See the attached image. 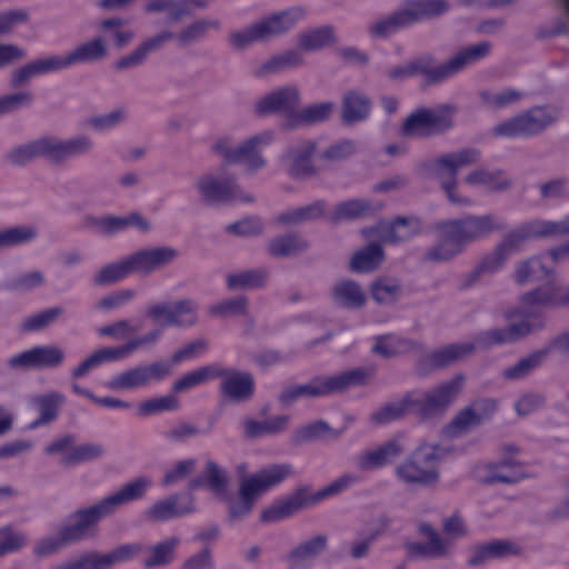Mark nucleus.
I'll use <instances>...</instances> for the list:
<instances>
[{
    "label": "nucleus",
    "mask_w": 569,
    "mask_h": 569,
    "mask_svg": "<svg viewBox=\"0 0 569 569\" xmlns=\"http://www.w3.org/2000/svg\"><path fill=\"white\" fill-rule=\"evenodd\" d=\"M515 280L523 284L536 280L547 282L521 296V307L508 310L505 313L507 320L519 318V322L507 328L491 329L482 332L478 343L485 347L513 342L526 337L535 329L543 327L546 315L543 309L548 307H569V287L566 291L555 282V273L547 268L541 257H532L519 263L515 271Z\"/></svg>",
    "instance_id": "obj_1"
},
{
    "label": "nucleus",
    "mask_w": 569,
    "mask_h": 569,
    "mask_svg": "<svg viewBox=\"0 0 569 569\" xmlns=\"http://www.w3.org/2000/svg\"><path fill=\"white\" fill-rule=\"evenodd\" d=\"M150 485L151 480L149 478H138L126 483L119 491L103 498L98 503L78 510L71 516L77 520L76 523L64 526L57 537L40 540L34 548V553L39 557L49 556L68 543L87 538L100 519L111 515L119 506L141 498Z\"/></svg>",
    "instance_id": "obj_2"
},
{
    "label": "nucleus",
    "mask_w": 569,
    "mask_h": 569,
    "mask_svg": "<svg viewBox=\"0 0 569 569\" xmlns=\"http://www.w3.org/2000/svg\"><path fill=\"white\" fill-rule=\"evenodd\" d=\"M463 382L465 377L457 375L419 398L413 397V393H407L402 399L389 402L373 412L370 421L375 425H386L400 419L408 412H415L421 418L442 412L456 400L462 390Z\"/></svg>",
    "instance_id": "obj_3"
},
{
    "label": "nucleus",
    "mask_w": 569,
    "mask_h": 569,
    "mask_svg": "<svg viewBox=\"0 0 569 569\" xmlns=\"http://www.w3.org/2000/svg\"><path fill=\"white\" fill-rule=\"evenodd\" d=\"M435 229L440 234L439 241L427 252L426 259L443 261L459 253L467 242L505 229V223L492 214L468 216L462 219L439 221Z\"/></svg>",
    "instance_id": "obj_4"
},
{
    "label": "nucleus",
    "mask_w": 569,
    "mask_h": 569,
    "mask_svg": "<svg viewBox=\"0 0 569 569\" xmlns=\"http://www.w3.org/2000/svg\"><path fill=\"white\" fill-rule=\"evenodd\" d=\"M566 233H569V216L561 221L532 220L518 226L505 236L491 254L481 260L469 274L466 286L476 282L482 273L498 271L507 257L511 252L518 251L525 241Z\"/></svg>",
    "instance_id": "obj_5"
},
{
    "label": "nucleus",
    "mask_w": 569,
    "mask_h": 569,
    "mask_svg": "<svg viewBox=\"0 0 569 569\" xmlns=\"http://www.w3.org/2000/svg\"><path fill=\"white\" fill-rule=\"evenodd\" d=\"M299 101L300 94L296 87H283L260 99L256 103L254 111L259 116L273 112L281 113L288 119L289 127H297L302 123L325 121L329 118L333 108L331 102H322L297 111Z\"/></svg>",
    "instance_id": "obj_6"
},
{
    "label": "nucleus",
    "mask_w": 569,
    "mask_h": 569,
    "mask_svg": "<svg viewBox=\"0 0 569 569\" xmlns=\"http://www.w3.org/2000/svg\"><path fill=\"white\" fill-rule=\"evenodd\" d=\"M489 50L488 42H480L465 48L442 64H435L431 57H419L407 64L390 69L388 77L390 79H403L421 73L426 77L427 83H436L455 74L472 61L483 58Z\"/></svg>",
    "instance_id": "obj_7"
},
{
    "label": "nucleus",
    "mask_w": 569,
    "mask_h": 569,
    "mask_svg": "<svg viewBox=\"0 0 569 569\" xmlns=\"http://www.w3.org/2000/svg\"><path fill=\"white\" fill-rule=\"evenodd\" d=\"M382 208V203H373L367 199H350L338 203L335 209L326 213L325 201H316L305 207L288 210L276 217L274 221L279 224H296L310 219L326 217L332 223L355 220L363 217L373 216Z\"/></svg>",
    "instance_id": "obj_8"
},
{
    "label": "nucleus",
    "mask_w": 569,
    "mask_h": 569,
    "mask_svg": "<svg viewBox=\"0 0 569 569\" xmlns=\"http://www.w3.org/2000/svg\"><path fill=\"white\" fill-rule=\"evenodd\" d=\"M373 372V368H355L335 376H318L308 383L286 388L279 401L286 406L300 397H323L350 387L365 386Z\"/></svg>",
    "instance_id": "obj_9"
},
{
    "label": "nucleus",
    "mask_w": 569,
    "mask_h": 569,
    "mask_svg": "<svg viewBox=\"0 0 569 569\" xmlns=\"http://www.w3.org/2000/svg\"><path fill=\"white\" fill-rule=\"evenodd\" d=\"M246 471L247 463L237 466V472L241 477L240 500L230 507L229 513L232 519L248 515L257 497L284 480L292 472V468L287 463L272 465L250 477H244Z\"/></svg>",
    "instance_id": "obj_10"
},
{
    "label": "nucleus",
    "mask_w": 569,
    "mask_h": 569,
    "mask_svg": "<svg viewBox=\"0 0 569 569\" xmlns=\"http://www.w3.org/2000/svg\"><path fill=\"white\" fill-rule=\"evenodd\" d=\"M358 480V476L346 473L312 495L306 488H300L291 496L263 509L260 519L262 522H276L286 519L308 505L318 503L328 497L340 493Z\"/></svg>",
    "instance_id": "obj_11"
},
{
    "label": "nucleus",
    "mask_w": 569,
    "mask_h": 569,
    "mask_svg": "<svg viewBox=\"0 0 569 569\" xmlns=\"http://www.w3.org/2000/svg\"><path fill=\"white\" fill-rule=\"evenodd\" d=\"M177 251L168 248L140 250L123 260L104 266L94 277L96 284H108L126 278L131 272H150L170 262Z\"/></svg>",
    "instance_id": "obj_12"
},
{
    "label": "nucleus",
    "mask_w": 569,
    "mask_h": 569,
    "mask_svg": "<svg viewBox=\"0 0 569 569\" xmlns=\"http://www.w3.org/2000/svg\"><path fill=\"white\" fill-rule=\"evenodd\" d=\"M479 157L480 152L477 149H462L458 152L446 153L423 162L420 166L419 172L423 176L432 174L438 177L450 202L470 206L472 203L471 200L456 194V178L460 168L477 162Z\"/></svg>",
    "instance_id": "obj_13"
},
{
    "label": "nucleus",
    "mask_w": 569,
    "mask_h": 569,
    "mask_svg": "<svg viewBox=\"0 0 569 569\" xmlns=\"http://www.w3.org/2000/svg\"><path fill=\"white\" fill-rule=\"evenodd\" d=\"M89 147L90 141L86 137H78L67 141L41 138L13 149L8 153L7 159L9 162L18 166L26 164L38 156H43L52 162H59L70 156L86 151Z\"/></svg>",
    "instance_id": "obj_14"
},
{
    "label": "nucleus",
    "mask_w": 569,
    "mask_h": 569,
    "mask_svg": "<svg viewBox=\"0 0 569 569\" xmlns=\"http://www.w3.org/2000/svg\"><path fill=\"white\" fill-rule=\"evenodd\" d=\"M448 9L445 0H408L405 9L379 20L369 31L372 37H387L401 27L443 14Z\"/></svg>",
    "instance_id": "obj_15"
},
{
    "label": "nucleus",
    "mask_w": 569,
    "mask_h": 569,
    "mask_svg": "<svg viewBox=\"0 0 569 569\" xmlns=\"http://www.w3.org/2000/svg\"><path fill=\"white\" fill-rule=\"evenodd\" d=\"M305 14V10L300 7L271 14L251 27L232 32L230 34V43L232 47L240 49L251 42L283 33L300 21Z\"/></svg>",
    "instance_id": "obj_16"
},
{
    "label": "nucleus",
    "mask_w": 569,
    "mask_h": 569,
    "mask_svg": "<svg viewBox=\"0 0 569 569\" xmlns=\"http://www.w3.org/2000/svg\"><path fill=\"white\" fill-rule=\"evenodd\" d=\"M555 119V109L550 107H535L522 114L498 123L492 132L496 137H528L541 132Z\"/></svg>",
    "instance_id": "obj_17"
},
{
    "label": "nucleus",
    "mask_w": 569,
    "mask_h": 569,
    "mask_svg": "<svg viewBox=\"0 0 569 569\" xmlns=\"http://www.w3.org/2000/svg\"><path fill=\"white\" fill-rule=\"evenodd\" d=\"M271 140L272 133L268 131L251 137L237 148H230L227 139H220L216 142L213 150L223 157L226 163H240L250 170H256L264 164L261 150Z\"/></svg>",
    "instance_id": "obj_18"
},
{
    "label": "nucleus",
    "mask_w": 569,
    "mask_h": 569,
    "mask_svg": "<svg viewBox=\"0 0 569 569\" xmlns=\"http://www.w3.org/2000/svg\"><path fill=\"white\" fill-rule=\"evenodd\" d=\"M438 446L422 445L412 453V460L397 468V475L406 483L430 485L438 479Z\"/></svg>",
    "instance_id": "obj_19"
},
{
    "label": "nucleus",
    "mask_w": 569,
    "mask_h": 569,
    "mask_svg": "<svg viewBox=\"0 0 569 569\" xmlns=\"http://www.w3.org/2000/svg\"><path fill=\"white\" fill-rule=\"evenodd\" d=\"M198 190L203 201L210 204L252 201V197L240 189L233 176H204L198 182Z\"/></svg>",
    "instance_id": "obj_20"
},
{
    "label": "nucleus",
    "mask_w": 569,
    "mask_h": 569,
    "mask_svg": "<svg viewBox=\"0 0 569 569\" xmlns=\"http://www.w3.org/2000/svg\"><path fill=\"white\" fill-rule=\"evenodd\" d=\"M453 108L440 106L437 109H420L410 114L403 126L402 133L406 136H428L445 131L451 127Z\"/></svg>",
    "instance_id": "obj_21"
},
{
    "label": "nucleus",
    "mask_w": 569,
    "mask_h": 569,
    "mask_svg": "<svg viewBox=\"0 0 569 569\" xmlns=\"http://www.w3.org/2000/svg\"><path fill=\"white\" fill-rule=\"evenodd\" d=\"M197 305L190 299L180 300L174 303H156L147 309V316L161 327L191 326L197 320Z\"/></svg>",
    "instance_id": "obj_22"
},
{
    "label": "nucleus",
    "mask_w": 569,
    "mask_h": 569,
    "mask_svg": "<svg viewBox=\"0 0 569 569\" xmlns=\"http://www.w3.org/2000/svg\"><path fill=\"white\" fill-rule=\"evenodd\" d=\"M142 550L140 543H128L114 548L104 555L90 553L80 559L70 560L53 569H110L117 562L132 559Z\"/></svg>",
    "instance_id": "obj_23"
},
{
    "label": "nucleus",
    "mask_w": 569,
    "mask_h": 569,
    "mask_svg": "<svg viewBox=\"0 0 569 569\" xmlns=\"http://www.w3.org/2000/svg\"><path fill=\"white\" fill-rule=\"evenodd\" d=\"M422 230V222L417 217H398L391 223L381 222L376 227L366 228L362 233L366 238L377 236L386 243L406 241Z\"/></svg>",
    "instance_id": "obj_24"
},
{
    "label": "nucleus",
    "mask_w": 569,
    "mask_h": 569,
    "mask_svg": "<svg viewBox=\"0 0 569 569\" xmlns=\"http://www.w3.org/2000/svg\"><path fill=\"white\" fill-rule=\"evenodd\" d=\"M196 509L191 493L179 492L156 501L146 510V517L153 522H164L184 517Z\"/></svg>",
    "instance_id": "obj_25"
},
{
    "label": "nucleus",
    "mask_w": 569,
    "mask_h": 569,
    "mask_svg": "<svg viewBox=\"0 0 569 569\" xmlns=\"http://www.w3.org/2000/svg\"><path fill=\"white\" fill-rule=\"evenodd\" d=\"M64 358V353L57 347H34L12 356L8 360L10 368H54Z\"/></svg>",
    "instance_id": "obj_26"
},
{
    "label": "nucleus",
    "mask_w": 569,
    "mask_h": 569,
    "mask_svg": "<svg viewBox=\"0 0 569 569\" xmlns=\"http://www.w3.org/2000/svg\"><path fill=\"white\" fill-rule=\"evenodd\" d=\"M480 412H476L472 407H467L460 410L452 421L446 427L448 436H457L458 433L467 431L469 428L480 425L486 419L490 418L497 410V402L493 399H483L475 405Z\"/></svg>",
    "instance_id": "obj_27"
},
{
    "label": "nucleus",
    "mask_w": 569,
    "mask_h": 569,
    "mask_svg": "<svg viewBox=\"0 0 569 569\" xmlns=\"http://www.w3.org/2000/svg\"><path fill=\"white\" fill-rule=\"evenodd\" d=\"M317 144L315 141L306 140L292 147L286 159L288 160L289 174L292 178H306L316 172L312 163V156L316 152Z\"/></svg>",
    "instance_id": "obj_28"
},
{
    "label": "nucleus",
    "mask_w": 569,
    "mask_h": 569,
    "mask_svg": "<svg viewBox=\"0 0 569 569\" xmlns=\"http://www.w3.org/2000/svg\"><path fill=\"white\" fill-rule=\"evenodd\" d=\"M476 346L472 342L451 343L442 348H439L428 355L421 360V366L428 367V369L443 368L453 361L460 360L475 350Z\"/></svg>",
    "instance_id": "obj_29"
},
{
    "label": "nucleus",
    "mask_w": 569,
    "mask_h": 569,
    "mask_svg": "<svg viewBox=\"0 0 569 569\" xmlns=\"http://www.w3.org/2000/svg\"><path fill=\"white\" fill-rule=\"evenodd\" d=\"M419 531L429 538L428 542H408L406 545L409 558H433L443 556L447 551L446 542L438 532L428 523H421Z\"/></svg>",
    "instance_id": "obj_30"
},
{
    "label": "nucleus",
    "mask_w": 569,
    "mask_h": 569,
    "mask_svg": "<svg viewBox=\"0 0 569 569\" xmlns=\"http://www.w3.org/2000/svg\"><path fill=\"white\" fill-rule=\"evenodd\" d=\"M402 451L398 440H390L375 450H368L357 457V466L361 470H373L381 468Z\"/></svg>",
    "instance_id": "obj_31"
},
{
    "label": "nucleus",
    "mask_w": 569,
    "mask_h": 569,
    "mask_svg": "<svg viewBox=\"0 0 569 569\" xmlns=\"http://www.w3.org/2000/svg\"><path fill=\"white\" fill-rule=\"evenodd\" d=\"M228 373L222 376L224 379L221 383L222 393L232 400H244L253 393L254 383L250 373L238 372L236 370L226 369Z\"/></svg>",
    "instance_id": "obj_32"
},
{
    "label": "nucleus",
    "mask_w": 569,
    "mask_h": 569,
    "mask_svg": "<svg viewBox=\"0 0 569 569\" xmlns=\"http://www.w3.org/2000/svg\"><path fill=\"white\" fill-rule=\"evenodd\" d=\"M479 467L477 468V477L480 481L486 483H495V482H503V483H513L521 480L526 475L523 471V467L519 463H513L510 461H501L488 463L485 466V469L488 471V476L481 477L478 475Z\"/></svg>",
    "instance_id": "obj_33"
},
{
    "label": "nucleus",
    "mask_w": 569,
    "mask_h": 569,
    "mask_svg": "<svg viewBox=\"0 0 569 569\" xmlns=\"http://www.w3.org/2000/svg\"><path fill=\"white\" fill-rule=\"evenodd\" d=\"M104 54L106 47L102 42V39L96 38L89 42L80 44L77 49L68 53L66 57L53 56V58H56L59 61L57 69L61 70L76 62H86L101 59Z\"/></svg>",
    "instance_id": "obj_34"
},
{
    "label": "nucleus",
    "mask_w": 569,
    "mask_h": 569,
    "mask_svg": "<svg viewBox=\"0 0 569 569\" xmlns=\"http://www.w3.org/2000/svg\"><path fill=\"white\" fill-rule=\"evenodd\" d=\"M371 109L370 99L356 90L345 94L342 107V120L345 123L351 124L366 119Z\"/></svg>",
    "instance_id": "obj_35"
},
{
    "label": "nucleus",
    "mask_w": 569,
    "mask_h": 569,
    "mask_svg": "<svg viewBox=\"0 0 569 569\" xmlns=\"http://www.w3.org/2000/svg\"><path fill=\"white\" fill-rule=\"evenodd\" d=\"M227 373L228 371L226 370V368H222L220 365L212 363L203 366L193 371L184 373L179 380L174 382L173 391H183L193 388L198 385H201L206 381L220 378L221 376H226Z\"/></svg>",
    "instance_id": "obj_36"
},
{
    "label": "nucleus",
    "mask_w": 569,
    "mask_h": 569,
    "mask_svg": "<svg viewBox=\"0 0 569 569\" xmlns=\"http://www.w3.org/2000/svg\"><path fill=\"white\" fill-rule=\"evenodd\" d=\"M518 548L507 541L493 540L475 547L473 555L469 559V563L478 566L486 560L502 558L510 555H517Z\"/></svg>",
    "instance_id": "obj_37"
},
{
    "label": "nucleus",
    "mask_w": 569,
    "mask_h": 569,
    "mask_svg": "<svg viewBox=\"0 0 569 569\" xmlns=\"http://www.w3.org/2000/svg\"><path fill=\"white\" fill-rule=\"evenodd\" d=\"M383 257L385 252L379 243H369L353 254L350 269L355 272H371L381 264Z\"/></svg>",
    "instance_id": "obj_38"
},
{
    "label": "nucleus",
    "mask_w": 569,
    "mask_h": 569,
    "mask_svg": "<svg viewBox=\"0 0 569 569\" xmlns=\"http://www.w3.org/2000/svg\"><path fill=\"white\" fill-rule=\"evenodd\" d=\"M173 37L174 34L172 32L166 31L150 39H147L134 51H132L128 56L120 58L116 62V68L118 70H122L131 66L140 64L151 50L160 47L162 43H164L167 40Z\"/></svg>",
    "instance_id": "obj_39"
},
{
    "label": "nucleus",
    "mask_w": 569,
    "mask_h": 569,
    "mask_svg": "<svg viewBox=\"0 0 569 569\" xmlns=\"http://www.w3.org/2000/svg\"><path fill=\"white\" fill-rule=\"evenodd\" d=\"M93 224L103 233H114L128 227H136L139 230H147L149 224L139 213H131L127 217L106 216L93 220Z\"/></svg>",
    "instance_id": "obj_40"
},
{
    "label": "nucleus",
    "mask_w": 569,
    "mask_h": 569,
    "mask_svg": "<svg viewBox=\"0 0 569 569\" xmlns=\"http://www.w3.org/2000/svg\"><path fill=\"white\" fill-rule=\"evenodd\" d=\"M327 546V538L325 536H316L312 539L301 543L295 548L288 556V561L291 567L300 568L307 567L308 563Z\"/></svg>",
    "instance_id": "obj_41"
},
{
    "label": "nucleus",
    "mask_w": 569,
    "mask_h": 569,
    "mask_svg": "<svg viewBox=\"0 0 569 569\" xmlns=\"http://www.w3.org/2000/svg\"><path fill=\"white\" fill-rule=\"evenodd\" d=\"M332 299L340 306L359 308L365 303V293L357 282L341 280L332 289Z\"/></svg>",
    "instance_id": "obj_42"
},
{
    "label": "nucleus",
    "mask_w": 569,
    "mask_h": 569,
    "mask_svg": "<svg viewBox=\"0 0 569 569\" xmlns=\"http://www.w3.org/2000/svg\"><path fill=\"white\" fill-rule=\"evenodd\" d=\"M40 416L37 420L30 423V428H37L41 425L53 421L58 416L60 405L63 402V396L58 392H50L41 396H37L33 399Z\"/></svg>",
    "instance_id": "obj_43"
},
{
    "label": "nucleus",
    "mask_w": 569,
    "mask_h": 569,
    "mask_svg": "<svg viewBox=\"0 0 569 569\" xmlns=\"http://www.w3.org/2000/svg\"><path fill=\"white\" fill-rule=\"evenodd\" d=\"M336 41L335 30L331 26H323L302 32L298 37V44L305 51H313L332 44Z\"/></svg>",
    "instance_id": "obj_44"
},
{
    "label": "nucleus",
    "mask_w": 569,
    "mask_h": 569,
    "mask_svg": "<svg viewBox=\"0 0 569 569\" xmlns=\"http://www.w3.org/2000/svg\"><path fill=\"white\" fill-rule=\"evenodd\" d=\"M58 63L59 61L53 58V56L33 60L13 72L11 79L12 86L19 87L33 76L57 71Z\"/></svg>",
    "instance_id": "obj_45"
},
{
    "label": "nucleus",
    "mask_w": 569,
    "mask_h": 569,
    "mask_svg": "<svg viewBox=\"0 0 569 569\" xmlns=\"http://www.w3.org/2000/svg\"><path fill=\"white\" fill-rule=\"evenodd\" d=\"M207 3L203 0H154L147 4V11H169L172 20H179L183 16L191 12L192 7H204Z\"/></svg>",
    "instance_id": "obj_46"
},
{
    "label": "nucleus",
    "mask_w": 569,
    "mask_h": 569,
    "mask_svg": "<svg viewBox=\"0 0 569 569\" xmlns=\"http://www.w3.org/2000/svg\"><path fill=\"white\" fill-rule=\"evenodd\" d=\"M148 383L143 366H138L126 370L104 383V387L111 390L133 389Z\"/></svg>",
    "instance_id": "obj_47"
},
{
    "label": "nucleus",
    "mask_w": 569,
    "mask_h": 569,
    "mask_svg": "<svg viewBox=\"0 0 569 569\" xmlns=\"http://www.w3.org/2000/svg\"><path fill=\"white\" fill-rule=\"evenodd\" d=\"M289 416L280 415L264 421L248 420L244 423V433L249 438H257L268 433H277L286 428Z\"/></svg>",
    "instance_id": "obj_48"
},
{
    "label": "nucleus",
    "mask_w": 569,
    "mask_h": 569,
    "mask_svg": "<svg viewBox=\"0 0 569 569\" xmlns=\"http://www.w3.org/2000/svg\"><path fill=\"white\" fill-rule=\"evenodd\" d=\"M469 184L485 186L492 191L503 190L510 186V181L503 176L502 171H489L486 169H477L466 177Z\"/></svg>",
    "instance_id": "obj_49"
},
{
    "label": "nucleus",
    "mask_w": 569,
    "mask_h": 569,
    "mask_svg": "<svg viewBox=\"0 0 569 569\" xmlns=\"http://www.w3.org/2000/svg\"><path fill=\"white\" fill-rule=\"evenodd\" d=\"M121 359L116 347H107L96 350L88 358H86L78 367H76L71 376L74 379L86 376L91 369L98 367L103 362H110Z\"/></svg>",
    "instance_id": "obj_50"
},
{
    "label": "nucleus",
    "mask_w": 569,
    "mask_h": 569,
    "mask_svg": "<svg viewBox=\"0 0 569 569\" xmlns=\"http://www.w3.org/2000/svg\"><path fill=\"white\" fill-rule=\"evenodd\" d=\"M302 54L298 50H287L272 57L264 62L256 72L257 77L279 72L286 68L296 67L302 63Z\"/></svg>",
    "instance_id": "obj_51"
},
{
    "label": "nucleus",
    "mask_w": 569,
    "mask_h": 569,
    "mask_svg": "<svg viewBox=\"0 0 569 569\" xmlns=\"http://www.w3.org/2000/svg\"><path fill=\"white\" fill-rule=\"evenodd\" d=\"M203 481L209 489L216 493H222L227 488V479L222 470L213 461H208L203 477L194 478L190 481L189 488L196 489L200 487Z\"/></svg>",
    "instance_id": "obj_52"
},
{
    "label": "nucleus",
    "mask_w": 569,
    "mask_h": 569,
    "mask_svg": "<svg viewBox=\"0 0 569 569\" xmlns=\"http://www.w3.org/2000/svg\"><path fill=\"white\" fill-rule=\"evenodd\" d=\"M549 353V349H541L530 353L528 357L519 360L515 366L507 368L503 371L506 379H519L527 376L533 368L540 365V362Z\"/></svg>",
    "instance_id": "obj_53"
},
{
    "label": "nucleus",
    "mask_w": 569,
    "mask_h": 569,
    "mask_svg": "<svg viewBox=\"0 0 569 569\" xmlns=\"http://www.w3.org/2000/svg\"><path fill=\"white\" fill-rule=\"evenodd\" d=\"M267 279V272L262 269L248 270L227 277V286L229 289L239 288H259L262 287Z\"/></svg>",
    "instance_id": "obj_54"
},
{
    "label": "nucleus",
    "mask_w": 569,
    "mask_h": 569,
    "mask_svg": "<svg viewBox=\"0 0 569 569\" xmlns=\"http://www.w3.org/2000/svg\"><path fill=\"white\" fill-rule=\"evenodd\" d=\"M307 243L297 234L280 236L269 243V252L274 257H288L303 249Z\"/></svg>",
    "instance_id": "obj_55"
},
{
    "label": "nucleus",
    "mask_w": 569,
    "mask_h": 569,
    "mask_svg": "<svg viewBox=\"0 0 569 569\" xmlns=\"http://www.w3.org/2000/svg\"><path fill=\"white\" fill-rule=\"evenodd\" d=\"M103 453V447L98 443H83L73 447L68 453L63 455L61 463L64 466L86 462L100 457Z\"/></svg>",
    "instance_id": "obj_56"
},
{
    "label": "nucleus",
    "mask_w": 569,
    "mask_h": 569,
    "mask_svg": "<svg viewBox=\"0 0 569 569\" xmlns=\"http://www.w3.org/2000/svg\"><path fill=\"white\" fill-rule=\"evenodd\" d=\"M341 432L342 431L332 430L327 422L317 420L298 428L295 431L293 437L296 441L300 442L322 438L327 435H331V437L337 438Z\"/></svg>",
    "instance_id": "obj_57"
},
{
    "label": "nucleus",
    "mask_w": 569,
    "mask_h": 569,
    "mask_svg": "<svg viewBox=\"0 0 569 569\" xmlns=\"http://www.w3.org/2000/svg\"><path fill=\"white\" fill-rule=\"evenodd\" d=\"M178 545L179 539L174 537L156 545L151 549V556L144 561V566L152 568L169 563Z\"/></svg>",
    "instance_id": "obj_58"
},
{
    "label": "nucleus",
    "mask_w": 569,
    "mask_h": 569,
    "mask_svg": "<svg viewBox=\"0 0 569 569\" xmlns=\"http://www.w3.org/2000/svg\"><path fill=\"white\" fill-rule=\"evenodd\" d=\"M61 313L62 309L59 307H54L32 315L21 323L20 331L31 332L41 330L48 327Z\"/></svg>",
    "instance_id": "obj_59"
},
{
    "label": "nucleus",
    "mask_w": 569,
    "mask_h": 569,
    "mask_svg": "<svg viewBox=\"0 0 569 569\" xmlns=\"http://www.w3.org/2000/svg\"><path fill=\"white\" fill-rule=\"evenodd\" d=\"M406 340L401 339L397 335H385L376 338L373 346V352L381 355L382 357H392L406 349Z\"/></svg>",
    "instance_id": "obj_60"
},
{
    "label": "nucleus",
    "mask_w": 569,
    "mask_h": 569,
    "mask_svg": "<svg viewBox=\"0 0 569 569\" xmlns=\"http://www.w3.org/2000/svg\"><path fill=\"white\" fill-rule=\"evenodd\" d=\"M480 96L488 107L496 109L517 102L522 97V93L515 89H506L500 92L482 91Z\"/></svg>",
    "instance_id": "obj_61"
},
{
    "label": "nucleus",
    "mask_w": 569,
    "mask_h": 569,
    "mask_svg": "<svg viewBox=\"0 0 569 569\" xmlns=\"http://www.w3.org/2000/svg\"><path fill=\"white\" fill-rule=\"evenodd\" d=\"M42 282V273L39 271H31L20 274L17 278L7 279L1 287L6 290L27 291L39 287Z\"/></svg>",
    "instance_id": "obj_62"
},
{
    "label": "nucleus",
    "mask_w": 569,
    "mask_h": 569,
    "mask_svg": "<svg viewBox=\"0 0 569 569\" xmlns=\"http://www.w3.org/2000/svg\"><path fill=\"white\" fill-rule=\"evenodd\" d=\"M176 408H178V398L173 395H168L142 402L138 408V413L140 416H149Z\"/></svg>",
    "instance_id": "obj_63"
},
{
    "label": "nucleus",
    "mask_w": 569,
    "mask_h": 569,
    "mask_svg": "<svg viewBox=\"0 0 569 569\" xmlns=\"http://www.w3.org/2000/svg\"><path fill=\"white\" fill-rule=\"evenodd\" d=\"M219 27L218 20H199L183 29L177 36V39L180 43L184 44L201 38L209 28L218 29Z\"/></svg>",
    "instance_id": "obj_64"
}]
</instances>
